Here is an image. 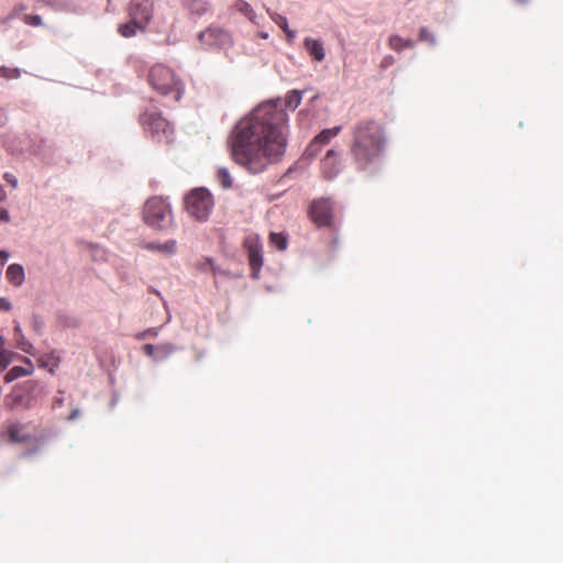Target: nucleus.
<instances>
[{
    "label": "nucleus",
    "mask_w": 563,
    "mask_h": 563,
    "mask_svg": "<svg viewBox=\"0 0 563 563\" xmlns=\"http://www.w3.org/2000/svg\"><path fill=\"white\" fill-rule=\"evenodd\" d=\"M288 114L280 99L263 102L234 126L228 140L232 159L258 174L285 153Z\"/></svg>",
    "instance_id": "obj_1"
},
{
    "label": "nucleus",
    "mask_w": 563,
    "mask_h": 563,
    "mask_svg": "<svg viewBox=\"0 0 563 563\" xmlns=\"http://www.w3.org/2000/svg\"><path fill=\"white\" fill-rule=\"evenodd\" d=\"M350 155L360 170L367 169L376 163L385 148L383 125L372 119L358 121L351 131Z\"/></svg>",
    "instance_id": "obj_2"
},
{
    "label": "nucleus",
    "mask_w": 563,
    "mask_h": 563,
    "mask_svg": "<svg viewBox=\"0 0 563 563\" xmlns=\"http://www.w3.org/2000/svg\"><path fill=\"white\" fill-rule=\"evenodd\" d=\"M151 87L162 96L170 95L175 101H179L184 92V84L175 71L164 65L155 64L148 73Z\"/></svg>",
    "instance_id": "obj_3"
},
{
    "label": "nucleus",
    "mask_w": 563,
    "mask_h": 563,
    "mask_svg": "<svg viewBox=\"0 0 563 563\" xmlns=\"http://www.w3.org/2000/svg\"><path fill=\"white\" fill-rule=\"evenodd\" d=\"M144 222L155 230H167L173 225L170 205L162 197H151L143 207Z\"/></svg>",
    "instance_id": "obj_4"
},
{
    "label": "nucleus",
    "mask_w": 563,
    "mask_h": 563,
    "mask_svg": "<svg viewBox=\"0 0 563 563\" xmlns=\"http://www.w3.org/2000/svg\"><path fill=\"white\" fill-rule=\"evenodd\" d=\"M140 123L153 141L167 144L173 141L174 129L159 111L145 110L140 115Z\"/></svg>",
    "instance_id": "obj_5"
},
{
    "label": "nucleus",
    "mask_w": 563,
    "mask_h": 563,
    "mask_svg": "<svg viewBox=\"0 0 563 563\" xmlns=\"http://www.w3.org/2000/svg\"><path fill=\"white\" fill-rule=\"evenodd\" d=\"M185 208L190 217L206 221L213 208L212 195L205 188H195L185 197Z\"/></svg>",
    "instance_id": "obj_6"
},
{
    "label": "nucleus",
    "mask_w": 563,
    "mask_h": 563,
    "mask_svg": "<svg viewBox=\"0 0 563 563\" xmlns=\"http://www.w3.org/2000/svg\"><path fill=\"white\" fill-rule=\"evenodd\" d=\"M334 207L328 198L314 200L309 208V216L313 223L321 227H330L333 221Z\"/></svg>",
    "instance_id": "obj_7"
},
{
    "label": "nucleus",
    "mask_w": 563,
    "mask_h": 563,
    "mask_svg": "<svg viewBox=\"0 0 563 563\" xmlns=\"http://www.w3.org/2000/svg\"><path fill=\"white\" fill-rule=\"evenodd\" d=\"M243 245L247 252L252 277L258 278L261 268L263 266L262 244L260 236L257 234L247 235Z\"/></svg>",
    "instance_id": "obj_8"
},
{
    "label": "nucleus",
    "mask_w": 563,
    "mask_h": 563,
    "mask_svg": "<svg viewBox=\"0 0 563 563\" xmlns=\"http://www.w3.org/2000/svg\"><path fill=\"white\" fill-rule=\"evenodd\" d=\"M154 13V0H131L128 5L129 18L147 27Z\"/></svg>",
    "instance_id": "obj_9"
},
{
    "label": "nucleus",
    "mask_w": 563,
    "mask_h": 563,
    "mask_svg": "<svg viewBox=\"0 0 563 563\" xmlns=\"http://www.w3.org/2000/svg\"><path fill=\"white\" fill-rule=\"evenodd\" d=\"M5 430L9 440L13 443H30L32 441V434L26 423L9 422Z\"/></svg>",
    "instance_id": "obj_10"
},
{
    "label": "nucleus",
    "mask_w": 563,
    "mask_h": 563,
    "mask_svg": "<svg viewBox=\"0 0 563 563\" xmlns=\"http://www.w3.org/2000/svg\"><path fill=\"white\" fill-rule=\"evenodd\" d=\"M341 170L340 155L334 150H329L321 161V172L327 179L334 178Z\"/></svg>",
    "instance_id": "obj_11"
},
{
    "label": "nucleus",
    "mask_w": 563,
    "mask_h": 563,
    "mask_svg": "<svg viewBox=\"0 0 563 563\" xmlns=\"http://www.w3.org/2000/svg\"><path fill=\"white\" fill-rule=\"evenodd\" d=\"M229 38L228 33L218 26H210L199 34V40L206 45H220Z\"/></svg>",
    "instance_id": "obj_12"
},
{
    "label": "nucleus",
    "mask_w": 563,
    "mask_h": 563,
    "mask_svg": "<svg viewBox=\"0 0 563 563\" xmlns=\"http://www.w3.org/2000/svg\"><path fill=\"white\" fill-rule=\"evenodd\" d=\"M341 132V126H334L332 129H324L321 131L310 143L307 148L309 155H314L319 151L320 146L328 144L333 137Z\"/></svg>",
    "instance_id": "obj_13"
},
{
    "label": "nucleus",
    "mask_w": 563,
    "mask_h": 563,
    "mask_svg": "<svg viewBox=\"0 0 563 563\" xmlns=\"http://www.w3.org/2000/svg\"><path fill=\"white\" fill-rule=\"evenodd\" d=\"M145 30V25L131 18L128 22L120 24L118 27L119 34L123 37L135 36L139 31L144 32Z\"/></svg>",
    "instance_id": "obj_14"
},
{
    "label": "nucleus",
    "mask_w": 563,
    "mask_h": 563,
    "mask_svg": "<svg viewBox=\"0 0 563 563\" xmlns=\"http://www.w3.org/2000/svg\"><path fill=\"white\" fill-rule=\"evenodd\" d=\"M5 276L13 286L19 287L25 279L24 268L19 264H11L7 269Z\"/></svg>",
    "instance_id": "obj_15"
},
{
    "label": "nucleus",
    "mask_w": 563,
    "mask_h": 563,
    "mask_svg": "<svg viewBox=\"0 0 563 563\" xmlns=\"http://www.w3.org/2000/svg\"><path fill=\"white\" fill-rule=\"evenodd\" d=\"M305 47L316 60L321 62L324 59L325 52L320 41L307 37L305 40Z\"/></svg>",
    "instance_id": "obj_16"
},
{
    "label": "nucleus",
    "mask_w": 563,
    "mask_h": 563,
    "mask_svg": "<svg viewBox=\"0 0 563 563\" xmlns=\"http://www.w3.org/2000/svg\"><path fill=\"white\" fill-rule=\"evenodd\" d=\"M14 340L21 351L34 355V346L26 340L19 324L14 328Z\"/></svg>",
    "instance_id": "obj_17"
},
{
    "label": "nucleus",
    "mask_w": 563,
    "mask_h": 563,
    "mask_svg": "<svg viewBox=\"0 0 563 563\" xmlns=\"http://www.w3.org/2000/svg\"><path fill=\"white\" fill-rule=\"evenodd\" d=\"M145 247L150 251H156L164 254L172 255L176 252V241L168 240L165 243H147Z\"/></svg>",
    "instance_id": "obj_18"
},
{
    "label": "nucleus",
    "mask_w": 563,
    "mask_h": 563,
    "mask_svg": "<svg viewBox=\"0 0 563 563\" xmlns=\"http://www.w3.org/2000/svg\"><path fill=\"white\" fill-rule=\"evenodd\" d=\"M26 363L30 365V369H26L24 367H21V366H14L12 367L4 376V380L7 383H11L13 382L14 379L21 377V376H26V375H30L32 373V369H33V366L31 364V361L30 360H26Z\"/></svg>",
    "instance_id": "obj_19"
},
{
    "label": "nucleus",
    "mask_w": 563,
    "mask_h": 563,
    "mask_svg": "<svg viewBox=\"0 0 563 563\" xmlns=\"http://www.w3.org/2000/svg\"><path fill=\"white\" fill-rule=\"evenodd\" d=\"M188 9L192 14L203 15L210 10V3L206 0H191L188 3Z\"/></svg>",
    "instance_id": "obj_20"
},
{
    "label": "nucleus",
    "mask_w": 563,
    "mask_h": 563,
    "mask_svg": "<svg viewBox=\"0 0 563 563\" xmlns=\"http://www.w3.org/2000/svg\"><path fill=\"white\" fill-rule=\"evenodd\" d=\"M389 47L394 51H402L413 46L411 40H405L399 35H391L388 40Z\"/></svg>",
    "instance_id": "obj_21"
},
{
    "label": "nucleus",
    "mask_w": 563,
    "mask_h": 563,
    "mask_svg": "<svg viewBox=\"0 0 563 563\" xmlns=\"http://www.w3.org/2000/svg\"><path fill=\"white\" fill-rule=\"evenodd\" d=\"M302 99V91L299 90H290L287 92L285 97V106L291 110H295L299 107Z\"/></svg>",
    "instance_id": "obj_22"
},
{
    "label": "nucleus",
    "mask_w": 563,
    "mask_h": 563,
    "mask_svg": "<svg viewBox=\"0 0 563 563\" xmlns=\"http://www.w3.org/2000/svg\"><path fill=\"white\" fill-rule=\"evenodd\" d=\"M269 242L279 251H284L287 247V236L284 233L272 232L269 234Z\"/></svg>",
    "instance_id": "obj_23"
},
{
    "label": "nucleus",
    "mask_w": 563,
    "mask_h": 563,
    "mask_svg": "<svg viewBox=\"0 0 563 563\" xmlns=\"http://www.w3.org/2000/svg\"><path fill=\"white\" fill-rule=\"evenodd\" d=\"M23 399V393L20 388L15 387L11 394H9L5 397V404L7 406L14 408L20 405L21 400Z\"/></svg>",
    "instance_id": "obj_24"
},
{
    "label": "nucleus",
    "mask_w": 563,
    "mask_h": 563,
    "mask_svg": "<svg viewBox=\"0 0 563 563\" xmlns=\"http://www.w3.org/2000/svg\"><path fill=\"white\" fill-rule=\"evenodd\" d=\"M217 179L223 188H230L233 184L232 177L225 167L218 169Z\"/></svg>",
    "instance_id": "obj_25"
},
{
    "label": "nucleus",
    "mask_w": 563,
    "mask_h": 563,
    "mask_svg": "<svg viewBox=\"0 0 563 563\" xmlns=\"http://www.w3.org/2000/svg\"><path fill=\"white\" fill-rule=\"evenodd\" d=\"M235 9L247 16L250 20H253L254 10L252 7L244 0H238L234 4Z\"/></svg>",
    "instance_id": "obj_26"
},
{
    "label": "nucleus",
    "mask_w": 563,
    "mask_h": 563,
    "mask_svg": "<svg viewBox=\"0 0 563 563\" xmlns=\"http://www.w3.org/2000/svg\"><path fill=\"white\" fill-rule=\"evenodd\" d=\"M20 75H21V70L16 67H7V66L0 67V76L4 79H15V78H19Z\"/></svg>",
    "instance_id": "obj_27"
},
{
    "label": "nucleus",
    "mask_w": 563,
    "mask_h": 563,
    "mask_svg": "<svg viewBox=\"0 0 563 563\" xmlns=\"http://www.w3.org/2000/svg\"><path fill=\"white\" fill-rule=\"evenodd\" d=\"M23 21L27 25H32V26H40V25H42V18L40 15L25 14L23 16Z\"/></svg>",
    "instance_id": "obj_28"
},
{
    "label": "nucleus",
    "mask_w": 563,
    "mask_h": 563,
    "mask_svg": "<svg viewBox=\"0 0 563 563\" xmlns=\"http://www.w3.org/2000/svg\"><path fill=\"white\" fill-rule=\"evenodd\" d=\"M10 352L1 349L0 350V371H3L7 368V366L10 364Z\"/></svg>",
    "instance_id": "obj_29"
},
{
    "label": "nucleus",
    "mask_w": 563,
    "mask_h": 563,
    "mask_svg": "<svg viewBox=\"0 0 563 563\" xmlns=\"http://www.w3.org/2000/svg\"><path fill=\"white\" fill-rule=\"evenodd\" d=\"M420 40L421 41H428V42H431V43H434V37L433 35L426 29V27H422L420 30Z\"/></svg>",
    "instance_id": "obj_30"
},
{
    "label": "nucleus",
    "mask_w": 563,
    "mask_h": 563,
    "mask_svg": "<svg viewBox=\"0 0 563 563\" xmlns=\"http://www.w3.org/2000/svg\"><path fill=\"white\" fill-rule=\"evenodd\" d=\"M4 179L8 184L11 185L12 188H16L18 186V179L16 177L13 175V174H10V173H5L4 174Z\"/></svg>",
    "instance_id": "obj_31"
},
{
    "label": "nucleus",
    "mask_w": 563,
    "mask_h": 563,
    "mask_svg": "<svg viewBox=\"0 0 563 563\" xmlns=\"http://www.w3.org/2000/svg\"><path fill=\"white\" fill-rule=\"evenodd\" d=\"M143 349L147 356H154V351L156 350V347L154 345L145 344ZM161 349H163V346H157V350H161Z\"/></svg>",
    "instance_id": "obj_32"
},
{
    "label": "nucleus",
    "mask_w": 563,
    "mask_h": 563,
    "mask_svg": "<svg viewBox=\"0 0 563 563\" xmlns=\"http://www.w3.org/2000/svg\"><path fill=\"white\" fill-rule=\"evenodd\" d=\"M11 309V302L7 298H0V310L9 311Z\"/></svg>",
    "instance_id": "obj_33"
},
{
    "label": "nucleus",
    "mask_w": 563,
    "mask_h": 563,
    "mask_svg": "<svg viewBox=\"0 0 563 563\" xmlns=\"http://www.w3.org/2000/svg\"><path fill=\"white\" fill-rule=\"evenodd\" d=\"M394 63V58L391 56H387L385 57L382 63H380V67L382 68H386L388 67L389 65H391Z\"/></svg>",
    "instance_id": "obj_34"
},
{
    "label": "nucleus",
    "mask_w": 563,
    "mask_h": 563,
    "mask_svg": "<svg viewBox=\"0 0 563 563\" xmlns=\"http://www.w3.org/2000/svg\"><path fill=\"white\" fill-rule=\"evenodd\" d=\"M280 21L278 22V25L286 32L288 27V22L286 18L280 16Z\"/></svg>",
    "instance_id": "obj_35"
},
{
    "label": "nucleus",
    "mask_w": 563,
    "mask_h": 563,
    "mask_svg": "<svg viewBox=\"0 0 563 563\" xmlns=\"http://www.w3.org/2000/svg\"><path fill=\"white\" fill-rule=\"evenodd\" d=\"M10 217L7 210L0 209V220L2 221H9Z\"/></svg>",
    "instance_id": "obj_36"
},
{
    "label": "nucleus",
    "mask_w": 563,
    "mask_h": 563,
    "mask_svg": "<svg viewBox=\"0 0 563 563\" xmlns=\"http://www.w3.org/2000/svg\"><path fill=\"white\" fill-rule=\"evenodd\" d=\"M8 121L5 113L0 109V126H3Z\"/></svg>",
    "instance_id": "obj_37"
},
{
    "label": "nucleus",
    "mask_w": 563,
    "mask_h": 563,
    "mask_svg": "<svg viewBox=\"0 0 563 563\" xmlns=\"http://www.w3.org/2000/svg\"><path fill=\"white\" fill-rule=\"evenodd\" d=\"M25 9L24 5H19L16 8H14L12 14H11V18H13L14 15H16L20 11H23Z\"/></svg>",
    "instance_id": "obj_38"
},
{
    "label": "nucleus",
    "mask_w": 563,
    "mask_h": 563,
    "mask_svg": "<svg viewBox=\"0 0 563 563\" xmlns=\"http://www.w3.org/2000/svg\"><path fill=\"white\" fill-rule=\"evenodd\" d=\"M38 364L41 367H45V368L49 366L48 362H46L43 357H41L38 360Z\"/></svg>",
    "instance_id": "obj_39"
},
{
    "label": "nucleus",
    "mask_w": 563,
    "mask_h": 563,
    "mask_svg": "<svg viewBox=\"0 0 563 563\" xmlns=\"http://www.w3.org/2000/svg\"><path fill=\"white\" fill-rule=\"evenodd\" d=\"M288 40H292L295 37V32L288 29L286 32Z\"/></svg>",
    "instance_id": "obj_40"
},
{
    "label": "nucleus",
    "mask_w": 563,
    "mask_h": 563,
    "mask_svg": "<svg viewBox=\"0 0 563 563\" xmlns=\"http://www.w3.org/2000/svg\"><path fill=\"white\" fill-rule=\"evenodd\" d=\"M57 366V361L54 362L53 366L49 368V372L53 373L54 372V367Z\"/></svg>",
    "instance_id": "obj_41"
},
{
    "label": "nucleus",
    "mask_w": 563,
    "mask_h": 563,
    "mask_svg": "<svg viewBox=\"0 0 563 563\" xmlns=\"http://www.w3.org/2000/svg\"><path fill=\"white\" fill-rule=\"evenodd\" d=\"M2 345H3V339H2V336L0 335V350L2 349Z\"/></svg>",
    "instance_id": "obj_42"
},
{
    "label": "nucleus",
    "mask_w": 563,
    "mask_h": 563,
    "mask_svg": "<svg viewBox=\"0 0 563 563\" xmlns=\"http://www.w3.org/2000/svg\"><path fill=\"white\" fill-rule=\"evenodd\" d=\"M517 2H519V3L523 4V3H527V2H528V0H517Z\"/></svg>",
    "instance_id": "obj_43"
}]
</instances>
